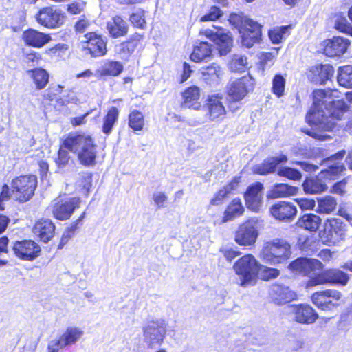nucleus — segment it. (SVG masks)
Instances as JSON below:
<instances>
[{"mask_svg": "<svg viewBox=\"0 0 352 352\" xmlns=\"http://www.w3.org/2000/svg\"><path fill=\"white\" fill-rule=\"evenodd\" d=\"M37 186L34 175H21L12 182V196L19 202H25L31 199Z\"/></svg>", "mask_w": 352, "mask_h": 352, "instance_id": "7", "label": "nucleus"}, {"mask_svg": "<svg viewBox=\"0 0 352 352\" xmlns=\"http://www.w3.org/2000/svg\"><path fill=\"white\" fill-rule=\"evenodd\" d=\"M337 80L340 86L352 88V66L340 67L338 71Z\"/></svg>", "mask_w": 352, "mask_h": 352, "instance_id": "43", "label": "nucleus"}, {"mask_svg": "<svg viewBox=\"0 0 352 352\" xmlns=\"http://www.w3.org/2000/svg\"><path fill=\"white\" fill-rule=\"evenodd\" d=\"M311 300L318 309L331 310L343 302V296L338 290L327 289L314 292L311 296Z\"/></svg>", "mask_w": 352, "mask_h": 352, "instance_id": "9", "label": "nucleus"}, {"mask_svg": "<svg viewBox=\"0 0 352 352\" xmlns=\"http://www.w3.org/2000/svg\"><path fill=\"white\" fill-rule=\"evenodd\" d=\"M273 93L278 97L284 94L285 80L281 75H276L272 82Z\"/></svg>", "mask_w": 352, "mask_h": 352, "instance_id": "50", "label": "nucleus"}, {"mask_svg": "<svg viewBox=\"0 0 352 352\" xmlns=\"http://www.w3.org/2000/svg\"><path fill=\"white\" fill-rule=\"evenodd\" d=\"M130 21L137 28L144 29L146 27L145 12L143 10H138L130 16Z\"/></svg>", "mask_w": 352, "mask_h": 352, "instance_id": "49", "label": "nucleus"}, {"mask_svg": "<svg viewBox=\"0 0 352 352\" xmlns=\"http://www.w3.org/2000/svg\"><path fill=\"white\" fill-rule=\"evenodd\" d=\"M289 309L294 320L300 324H313L318 318L315 309L307 304L292 305Z\"/></svg>", "mask_w": 352, "mask_h": 352, "instance_id": "20", "label": "nucleus"}, {"mask_svg": "<svg viewBox=\"0 0 352 352\" xmlns=\"http://www.w3.org/2000/svg\"><path fill=\"white\" fill-rule=\"evenodd\" d=\"M212 45L206 41L196 42L190 59L196 63L205 60L212 55Z\"/></svg>", "mask_w": 352, "mask_h": 352, "instance_id": "34", "label": "nucleus"}, {"mask_svg": "<svg viewBox=\"0 0 352 352\" xmlns=\"http://www.w3.org/2000/svg\"><path fill=\"white\" fill-rule=\"evenodd\" d=\"M63 146L77 155L81 164L94 166L96 163V145L91 136L87 135H69L63 142Z\"/></svg>", "mask_w": 352, "mask_h": 352, "instance_id": "2", "label": "nucleus"}, {"mask_svg": "<svg viewBox=\"0 0 352 352\" xmlns=\"http://www.w3.org/2000/svg\"><path fill=\"white\" fill-rule=\"evenodd\" d=\"M241 43L246 47H251L259 41L261 36V25L254 21L248 28L240 30Z\"/></svg>", "mask_w": 352, "mask_h": 352, "instance_id": "25", "label": "nucleus"}, {"mask_svg": "<svg viewBox=\"0 0 352 352\" xmlns=\"http://www.w3.org/2000/svg\"><path fill=\"white\" fill-rule=\"evenodd\" d=\"M153 201L158 208H162L164 206L165 203L167 201V196L162 192H157L153 194Z\"/></svg>", "mask_w": 352, "mask_h": 352, "instance_id": "58", "label": "nucleus"}, {"mask_svg": "<svg viewBox=\"0 0 352 352\" xmlns=\"http://www.w3.org/2000/svg\"><path fill=\"white\" fill-rule=\"evenodd\" d=\"M337 90L316 89L313 91V105L307 113L306 121L311 126L302 131L318 141H327L331 137L324 132L332 131L336 122L341 120L347 106L339 98Z\"/></svg>", "mask_w": 352, "mask_h": 352, "instance_id": "1", "label": "nucleus"}, {"mask_svg": "<svg viewBox=\"0 0 352 352\" xmlns=\"http://www.w3.org/2000/svg\"><path fill=\"white\" fill-rule=\"evenodd\" d=\"M80 199L78 197H70L56 200L52 206L53 216L61 221L70 218L76 208H78Z\"/></svg>", "mask_w": 352, "mask_h": 352, "instance_id": "15", "label": "nucleus"}, {"mask_svg": "<svg viewBox=\"0 0 352 352\" xmlns=\"http://www.w3.org/2000/svg\"><path fill=\"white\" fill-rule=\"evenodd\" d=\"M28 72L32 78L37 89H43L46 87L49 82L50 75L45 69L35 68L29 70Z\"/></svg>", "mask_w": 352, "mask_h": 352, "instance_id": "40", "label": "nucleus"}, {"mask_svg": "<svg viewBox=\"0 0 352 352\" xmlns=\"http://www.w3.org/2000/svg\"><path fill=\"white\" fill-rule=\"evenodd\" d=\"M239 179H233L229 184L225 186L222 189L219 190L214 197L211 199L210 204L213 206H218L223 203V200L233 190H236L239 186Z\"/></svg>", "mask_w": 352, "mask_h": 352, "instance_id": "38", "label": "nucleus"}, {"mask_svg": "<svg viewBox=\"0 0 352 352\" xmlns=\"http://www.w3.org/2000/svg\"><path fill=\"white\" fill-rule=\"evenodd\" d=\"M336 28L340 32L352 35V25H351L345 17H340L336 22Z\"/></svg>", "mask_w": 352, "mask_h": 352, "instance_id": "53", "label": "nucleus"}, {"mask_svg": "<svg viewBox=\"0 0 352 352\" xmlns=\"http://www.w3.org/2000/svg\"><path fill=\"white\" fill-rule=\"evenodd\" d=\"M221 10L217 7H212L208 13L201 18V21H214L222 16Z\"/></svg>", "mask_w": 352, "mask_h": 352, "instance_id": "54", "label": "nucleus"}, {"mask_svg": "<svg viewBox=\"0 0 352 352\" xmlns=\"http://www.w3.org/2000/svg\"><path fill=\"white\" fill-rule=\"evenodd\" d=\"M324 43V54L330 57L342 55L350 45L347 38L341 36H333L325 41Z\"/></svg>", "mask_w": 352, "mask_h": 352, "instance_id": "23", "label": "nucleus"}, {"mask_svg": "<svg viewBox=\"0 0 352 352\" xmlns=\"http://www.w3.org/2000/svg\"><path fill=\"white\" fill-rule=\"evenodd\" d=\"M298 206L302 210H312L316 206V201L313 199L298 198L295 199Z\"/></svg>", "mask_w": 352, "mask_h": 352, "instance_id": "52", "label": "nucleus"}, {"mask_svg": "<svg viewBox=\"0 0 352 352\" xmlns=\"http://www.w3.org/2000/svg\"><path fill=\"white\" fill-rule=\"evenodd\" d=\"M295 163L300 166L301 168L307 172H314L318 169L316 165L306 162H296Z\"/></svg>", "mask_w": 352, "mask_h": 352, "instance_id": "62", "label": "nucleus"}, {"mask_svg": "<svg viewBox=\"0 0 352 352\" xmlns=\"http://www.w3.org/2000/svg\"><path fill=\"white\" fill-rule=\"evenodd\" d=\"M82 180L80 185L82 186L83 190L85 193H88L90 188L91 187V175L89 173H85L82 176Z\"/></svg>", "mask_w": 352, "mask_h": 352, "instance_id": "59", "label": "nucleus"}, {"mask_svg": "<svg viewBox=\"0 0 352 352\" xmlns=\"http://www.w3.org/2000/svg\"><path fill=\"white\" fill-rule=\"evenodd\" d=\"M349 278V276L340 270L331 268L311 276L306 282L305 286L307 288H310L325 284L346 285Z\"/></svg>", "mask_w": 352, "mask_h": 352, "instance_id": "8", "label": "nucleus"}, {"mask_svg": "<svg viewBox=\"0 0 352 352\" xmlns=\"http://www.w3.org/2000/svg\"><path fill=\"white\" fill-rule=\"evenodd\" d=\"M309 78L316 83L324 84L333 74V68L330 65H318L309 71Z\"/></svg>", "mask_w": 352, "mask_h": 352, "instance_id": "32", "label": "nucleus"}, {"mask_svg": "<svg viewBox=\"0 0 352 352\" xmlns=\"http://www.w3.org/2000/svg\"><path fill=\"white\" fill-rule=\"evenodd\" d=\"M35 19L40 25L47 28H57L62 25L65 21L63 11L54 6L41 8L35 14Z\"/></svg>", "mask_w": 352, "mask_h": 352, "instance_id": "10", "label": "nucleus"}, {"mask_svg": "<svg viewBox=\"0 0 352 352\" xmlns=\"http://www.w3.org/2000/svg\"><path fill=\"white\" fill-rule=\"evenodd\" d=\"M287 161V157L284 155L270 157L265 160L263 163L254 166L252 167V171L256 174L266 175L274 172L278 164L286 162Z\"/></svg>", "mask_w": 352, "mask_h": 352, "instance_id": "31", "label": "nucleus"}, {"mask_svg": "<svg viewBox=\"0 0 352 352\" xmlns=\"http://www.w3.org/2000/svg\"><path fill=\"white\" fill-rule=\"evenodd\" d=\"M200 34L214 43L221 56H226L231 51L233 40L229 31L223 28H219L216 32L206 29L201 30Z\"/></svg>", "mask_w": 352, "mask_h": 352, "instance_id": "13", "label": "nucleus"}, {"mask_svg": "<svg viewBox=\"0 0 352 352\" xmlns=\"http://www.w3.org/2000/svg\"><path fill=\"white\" fill-rule=\"evenodd\" d=\"M230 67L233 72H243L248 67V58L245 56L234 54L230 63Z\"/></svg>", "mask_w": 352, "mask_h": 352, "instance_id": "47", "label": "nucleus"}, {"mask_svg": "<svg viewBox=\"0 0 352 352\" xmlns=\"http://www.w3.org/2000/svg\"><path fill=\"white\" fill-rule=\"evenodd\" d=\"M143 38V34L135 33L131 35L127 41L120 44L119 50L122 53L130 54L135 51Z\"/></svg>", "mask_w": 352, "mask_h": 352, "instance_id": "41", "label": "nucleus"}, {"mask_svg": "<svg viewBox=\"0 0 352 352\" xmlns=\"http://www.w3.org/2000/svg\"><path fill=\"white\" fill-rule=\"evenodd\" d=\"M258 232L252 221L241 225L235 233L234 241L242 246L254 245L258 238Z\"/></svg>", "mask_w": 352, "mask_h": 352, "instance_id": "19", "label": "nucleus"}, {"mask_svg": "<svg viewBox=\"0 0 352 352\" xmlns=\"http://www.w3.org/2000/svg\"><path fill=\"white\" fill-rule=\"evenodd\" d=\"M289 267L292 272L307 276L310 279L311 276L320 273L324 265L316 258H298L292 261Z\"/></svg>", "mask_w": 352, "mask_h": 352, "instance_id": "14", "label": "nucleus"}, {"mask_svg": "<svg viewBox=\"0 0 352 352\" xmlns=\"http://www.w3.org/2000/svg\"><path fill=\"white\" fill-rule=\"evenodd\" d=\"M166 333V326L162 321L148 322L143 328L144 341L149 348L161 345Z\"/></svg>", "mask_w": 352, "mask_h": 352, "instance_id": "12", "label": "nucleus"}, {"mask_svg": "<svg viewBox=\"0 0 352 352\" xmlns=\"http://www.w3.org/2000/svg\"><path fill=\"white\" fill-rule=\"evenodd\" d=\"M89 25V22L87 20L82 19L77 21L75 25V28L77 32L82 33L87 30Z\"/></svg>", "mask_w": 352, "mask_h": 352, "instance_id": "63", "label": "nucleus"}, {"mask_svg": "<svg viewBox=\"0 0 352 352\" xmlns=\"http://www.w3.org/2000/svg\"><path fill=\"white\" fill-rule=\"evenodd\" d=\"M278 175L293 180H298L301 178V173L296 169L290 167L280 168L278 170Z\"/></svg>", "mask_w": 352, "mask_h": 352, "instance_id": "51", "label": "nucleus"}, {"mask_svg": "<svg viewBox=\"0 0 352 352\" xmlns=\"http://www.w3.org/2000/svg\"><path fill=\"white\" fill-rule=\"evenodd\" d=\"M120 111L117 107H112L110 108L107 115L103 118V124L102 131L104 133L109 135L118 119Z\"/></svg>", "mask_w": 352, "mask_h": 352, "instance_id": "42", "label": "nucleus"}, {"mask_svg": "<svg viewBox=\"0 0 352 352\" xmlns=\"http://www.w3.org/2000/svg\"><path fill=\"white\" fill-rule=\"evenodd\" d=\"M348 226L340 218H328L319 232L323 244L334 245L347 237Z\"/></svg>", "mask_w": 352, "mask_h": 352, "instance_id": "6", "label": "nucleus"}, {"mask_svg": "<svg viewBox=\"0 0 352 352\" xmlns=\"http://www.w3.org/2000/svg\"><path fill=\"white\" fill-rule=\"evenodd\" d=\"M254 87V80L250 75L231 81L227 87L230 100L239 102L243 100Z\"/></svg>", "mask_w": 352, "mask_h": 352, "instance_id": "11", "label": "nucleus"}, {"mask_svg": "<svg viewBox=\"0 0 352 352\" xmlns=\"http://www.w3.org/2000/svg\"><path fill=\"white\" fill-rule=\"evenodd\" d=\"M316 212L320 214H329L333 212L337 206L336 199L331 196H325L317 199Z\"/></svg>", "mask_w": 352, "mask_h": 352, "instance_id": "39", "label": "nucleus"}, {"mask_svg": "<svg viewBox=\"0 0 352 352\" xmlns=\"http://www.w3.org/2000/svg\"><path fill=\"white\" fill-rule=\"evenodd\" d=\"M226 259L231 262L234 258L240 254V252L234 250L232 249H223L221 250Z\"/></svg>", "mask_w": 352, "mask_h": 352, "instance_id": "60", "label": "nucleus"}, {"mask_svg": "<svg viewBox=\"0 0 352 352\" xmlns=\"http://www.w3.org/2000/svg\"><path fill=\"white\" fill-rule=\"evenodd\" d=\"M33 232L41 241L46 243L54 236L55 226L50 219H41L34 225Z\"/></svg>", "mask_w": 352, "mask_h": 352, "instance_id": "28", "label": "nucleus"}, {"mask_svg": "<svg viewBox=\"0 0 352 352\" xmlns=\"http://www.w3.org/2000/svg\"><path fill=\"white\" fill-rule=\"evenodd\" d=\"M12 250L18 258L25 261H32L38 256L41 248L32 240H23L16 241L12 246Z\"/></svg>", "mask_w": 352, "mask_h": 352, "instance_id": "17", "label": "nucleus"}, {"mask_svg": "<svg viewBox=\"0 0 352 352\" xmlns=\"http://www.w3.org/2000/svg\"><path fill=\"white\" fill-rule=\"evenodd\" d=\"M107 29L111 36L119 38L127 34L129 26L121 16H115L107 22Z\"/></svg>", "mask_w": 352, "mask_h": 352, "instance_id": "33", "label": "nucleus"}, {"mask_svg": "<svg viewBox=\"0 0 352 352\" xmlns=\"http://www.w3.org/2000/svg\"><path fill=\"white\" fill-rule=\"evenodd\" d=\"M182 105L184 107L197 111L200 110L201 104L199 101L200 98V89L198 87L192 86L187 88L182 92Z\"/></svg>", "mask_w": 352, "mask_h": 352, "instance_id": "30", "label": "nucleus"}, {"mask_svg": "<svg viewBox=\"0 0 352 352\" xmlns=\"http://www.w3.org/2000/svg\"><path fill=\"white\" fill-rule=\"evenodd\" d=\"M22 39L28 46L41 48L48 43L52 38L48 34L30 28L23 32Z\"/></svg>", "mask_w": 352, "mask_h": 352, "instance_id": "24", "label": "nucleus"}, {"mask_svg": "<svg viewBox=\"0 0 352 352\" xmlns=\"http://www.w3.org/2000/svg\"><path fill=\"white\" fill-rule=\"evenodd\" d=\"M345 170L342 163H334L321 170L316 177L307 178L303 184V190L307 194H320L327 190V182L334 180Z\"/></svg>", "mask_w": 352, "mask_h": 352, "instance_id": "3", "label": "nucleus"}, {"mask_svg": "<svg viewBox=\"0 0 352 352\" xmlns=\"http://www.w3.org/2000/svg\"><path fill=\"white\" fill-rule=\"evenodd\" d=\"M321 218L314 214H306L302 215L298 221L297 224L300 228L311 232H316L321 224Z\"/></svg>", "mask_w": 352, "mask_h": 352, "instance_id": "37", "label": "nucleus"}, {"mask_svg": "<svg viewBox=\"0 0 352 352\" xmlns=\"http://www.w3.org/2000/svg\"><path fill=\"white\" fill-rule=\"evenodd\" d=\"M83 331L76 327H69L63 334L57 340H52L56 342L60 349H63L67 346L72 345L77 342L82 336Z\"/></svg>", "mask_w": 352, "mask_h": 352, "instance_id": "29", "label": "nucleus"}, {"mask_svg": "<svg viewBox=\"0 0 352 352\" xmlns=\"http://www.w3.org/2000/svg\"><path fill=\"white\" fill-rule=\"evenodd\" d=\"M279 275V271L275 268L265 267L263 271V278L270 279L277 277Z\"/></svg>", "mask_w": 352, "mask_h": 352, "instance_id": "61", "label": "nucleus"}, {"mask_svg": "<svg viewBox=\"0 0 352 352\" xmlns=\"http://www.w3.org/2000/svg\"><path fill=\"white\" fill-rule=\"evenodd\" d=\"M123 71V65L118 61H109L105 63L98 72L100 76H116Z\"/></svg>", "mask_w": 352, "mask_h": 352, "instance_id": "44", "label": "nucleus"}, {"mask_svg": "<svg viewBox=\"0 0 352 352\" xmlns=\"http://www.w3.org/2000/svg\"><path fill=\"white\" fill-rule=\"evenodd\" d=\"M289 26H282L274 28L269 31V37L273 43L278 44L281 42L289 29Z\"/></svg>", "mask_w": 352, "mask_h": 352, "instance_id": "48", "label": "nucleus"}, {"mask_svg": "<svg viewBox=\"0 0 352 352\" xmlns=\"http://www.w3.org/2000/svg\"><path fill=\"white\" fill-rule=\"evenodd\" d=\"M64 148H65L63 145V147H61L58 151V157L56 160V163L58 166H65L68 163L69 160V154Z\"/></svg>", "mask_w": 352, "mask_h": 352, "instance_id": "57", "label": "nucleus"}, {"mask_svg": "<svg viewBox=\"0 0 352 352\" xmlns=\"http://www.w3.org/2000/svg\"><path fill=\"white\" fill-rule=\"evenodd\" d=\"M291 255L290 244L282 239H274L265 242L260 253V257L263 261L272 265L286 261Z\"/></svg>", "mask_w": 352, "mask_h": 352, "instance_id": "4", "label": "nucleus"}, {"mask_svg": "<svg viewBox=\"0 0 352 352\" xmlns=\"http://www.w3.org/2000/svg\"><path fill=\"white\" fill-rule=\"evenodd\" d=\"M229 22L231 25L238 29L239 32L248 28L254 22L252 19L243 14H231L229 17Z\"/></svg>", "mask_w": 352, "mask_h": 352, "instance_id": "45", "label": "nucleus"}, {"mask_svg": "<svg viewBox=\"0 0 352 352\" xmlns=\"http://www.w3.org/2000/svg\"><path fill=\"white\" fill-rule=\"evenodd\" d=\"M244 212V207L240 199H234L227 206L222 219L223 222L232 221L241 216Z\"/></svg>", "mask_w": 352, "mask_h": 352, "instance_id": "36", "label": "nucleus"}, {"mask_svg": "<svg viewBox=\"0 0 352 352\" xmlns=\"http://www.w3.org/2000/svg\"><path fill=\"white\" fill-rule=\"evenodd\" d=\"M223 96L216 94L210 96L207 99V118L210 121H221L226 115V110L223 104Z\"/></svg>", "mask_w": 352, "mask_h": 352, "instance_id": "18", "label": "nucleus"}, {"mask_svg": "<svg viewBox=\"0 0 352 352\" xmlns=\"http://www.w3.org/2000/svg\"><path fill=\"white\" fill-rule=\"evenodd\" d=\"M270 213L276 219L290 221L294 219L297 213V209L290 202L278 201L272 206Z\"/></svg>", "mask_w": 352, "mask_h": 352, "instance_id": "21", "label": "nucleus"}, {"mask_svg": "<svg viewBox=\"0 0 352 352\" xmlns=\"http://www.w3.org/2000/svg\"><path fill=\"white\" fill-rule=\"evenodd\" d=\"M261 265L252 254H245L239 258L233 270L239 278V285L243 287L254 285L257 280Z\"/></svg>", "mask_w": 352, "mask_h": 352, "instance_id": "5", "label": "nucleus"}, {"mask_svg": "<svg viewBox=\"0 0 352 352\" xmlns=\"http://www.w3.org/2000/svg\"><path fill=\"white\" fill-rule=\"evenodd\" d=\"M263 188V185L261 182H256L248 187L244 193V200L248 210L254 212H259L261 210Z\"/></svg>", "mask_w": 352, "mask_h": 352, "instance_id": "16", "label": "nucleus"}, {"mask_svg": "<svg viewBox=\"0 0 352 352\" xmlns=\"http://www.w3.org/2000/svg\"><path fill=\"white\" fill-rule=\"evenodd\" d=\"M333 254L334 252H331L329 249H323L319 252L318 256L324 261H329L333 257Z\"/></svg>", "mask_w": 352, "mask_h": 352, "instance_id": "64", "label": "nucleus"}, {"mask_svg": "<svg viewBox=\"0 0 352 352\" xmlns=\"http://www.w3.org/2000/svg\"><path fill=\"white\" fill-rule=\"evenodd\" d=\"M85 7L84 1H75L68 6L67 11L72 14H78L84 10Z\"/></svg>", "mask_w": 352, "mask_h": 352, "instance_id": "55", "label": "nucleus"}, {"mask_svg": "<svg viewBox=\"0 0 352 352\" xmlns=\"http://www.w3.org/2000/svg\"><path fill=\"white\" fill-rule=\"evenodd\" d=\"M297 192L298 188L296 187L285 184H278L274 185L268 192L267 197L268 199H278L294 195Z\"/></svg>", "mask_w": 352, "mask_h": 352, "instance_id": "35", "label": "nucleus"}, {"mask_svg": "<svg viewBox=\"0 0 352 352\" xmlns=\"http://www.w3.org/2000/svg\"><path fill=\"white\" fill-rule=\"evenodd\" d=\"M199 72L203 80L207 84L211 85H218L223 75V69L216 63H213L207 67H201Z\"/></svg>", "mask_w": 352, "mask_h": 352, "instance_id": "26", "label": "nucleus"}, {"mask_svg": "<svg viewBox=\"0 0 352 352\" xmlns=\"http://www.w3.org/2000/svg\"><path fill=\"white\" fill-rule=\"evenodd\" d=\"M145 124L144 114L138 111L133 110L129 115V126L134 131H142Z\"/></svg>", "mask_w": 352, "mask_h": 352, "instance_id": "46", "label": "nucleus"}, {"mask_svg": "<svg viewBox=\"0 0 352 352\" xmlns=\"http://www.w3.org/2000/svg\"><path fill=\"white\" fill-rule=\"evenodd\" d=\"M85 37L87 40L85 41L86 46L84 47L89 51L92 56H102L107 53V42L100 35L89 32Z\"/></svg>", "mask_w": 352, "mask_h": 352, "instance_id": "22", "label": "nucleus"}, {"mask_svg": "<svg viewBox=\"0 0 352 352\" xmlns=\"http://www.w3.org/2000/svg\"><path fill=\"white\" fill-rule=\"evenodd\" d=\"M270 296L276 305H280L296 298V294L288 287L274 285L270 289Z\"/></svg>", "mask_w": 352, "mask_h": 352, "instance_id": "27", "label": "nucleus"}, {"mask_svg": "<svg viewBox=\"0 0 352 352\" xmlns=\"http://www.w3.org/2000/svg\"><path fill=\"white\" fill-rule=\"evenodd\" d=\"M347 184V179L345 178L342 181L337 182L333 186V188L331 190V192L336 193L338 195H344L346 192V186Z\"/></svg>", "mask_w": 352, "mask_h": 352, "instance_id": "56", "label": "nucleus"}]
</instances>
